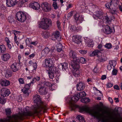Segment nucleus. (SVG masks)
Wrapping results in <instances>:
<instances>
[{
    "mask_svg": "<svg viewBox=\"0 0 122 122\" xmlns=\"http://www.w3.org/2000/svg\"><path fill=\"white\" fill-rule=\"evenodd\" d=\"M34 102L36 103V106L32 108L27 106L23 111L20 110L18 113H16L8 117V121L12 122H19L22 120L24 116H31L38 113L39 109L40 108V105L42 103L39 95L36 94L33 97Z\"/></svg>",
    "mask_w": 122,
    "mask_h": 122,
    "instance_id": "nucleus-1",
    "label": "nucleus"
},
{
    "mask_svg": "<svg viewBox=\"0 0 122 122\" xmlns=\"http://www.w3.org/2000/svg\"><path fill=\"white\" fill-rule=\"evenodd\" d=\"M80 110L82 111H86L91 114L97 119L101 120L103 122H118L116 120H114L110 122L111 118L110 113L107 111H104L100 113V111H96L94 109H90L88 108L81 107Z\"/></svg>",
    "mask_w": 122,
    "mask_h": 122,
    "instance_id": "nucleus-2",
    "label": "nucleus"
},
{
    "mask_svg": "<svg viewBox=\"0 0 122 122\" xmlns=\"http://www.w3.org/2000/svg\"><path fill=\"white\" fill-rule=\"evenodd\" d=\"M38 23L39 27L46 29H47L51 25V21L50 19L44 18L41 20V21L39 22Z\"/></svg>",
    "mask_w": 122,
    "mask_h": 122,
    "instance_id": "nucleus-3",
    "label": "nucleus"
},
{
    "mask_svg": "<svg viewBox=\"0 0 122 122\" xmlns=\"http://www.w3.org/2000/svg\"><path fill=\"white\" fill-rule=\"evenodd\" d=\"M16 17L18 21L21 22H25L26 18V14L22 12H17L16 14Z\"/></svg>",
    "mask_w": 122,
    "mask_h": 122,
    "instance_id": "nucleus-4",
    "label": "nucleus"
},
{
    "mask_svg": "<svg viewBox=\"0 0 122 122\" xmlns=\"http://www.w3.org/2000/svg\"><path fill=\"white\" fill-rule=\"evenodd\" d=\"M57 68L53 65L49 68V71L50 72L55 73V76L54 78L56 79V82H58L60 75L58 73V71H57Z\"/></svg>",
    "mask_w": 122,
    "mask_h": 122,
    "instance_id": "nucleus-5",
    "label": "nucleus"
},
{
    "mask_svg": "<svg viewBox=\"0 0 122 122\" xmlns=\"http://www.w3.org/2000/svg\"><path fill=\"white\" fill-rule=\"evenodd\" d=\"M42 10L45 12H49L51 10V6L50 4L46 2L42 3L41 5Z\"/></svg>",
    "mask_w": 122,
    "mask_h": 122,
    "instance_id": "nucleus-6",
    "label": "nucleus"
},
{
    "mask_svg": "<svg viewBox=\"0 0 122 122\" xmlns=\"http://www.w3.org/2000/svg\"><path fill=\"white\" fill-rule=\"evenodd\" d=\"M53 63L50 59H47L45 60L42 64V65L44 67L49 68L53 66Z\"/></svg>",
    "mask_w": 122,
    "mask_h": 122,
    "instance_id": "nucleus-7",
    "label": "nucleus"
},
{
    "mask_svg": "<svg viewBox=\"0 0 122 122\" xmlns=\"http://www.w3.org/2000/svg\"><path fill=\"white\" fill-rule=\"evenodd\" d=\"M74 16L75 20L78 23H81L84 20L83 16L78 13H77L75 14Z\"/></svg>",
    "mask_w": 122,
    "mask_h": 122,
    "instance_id": "nucleus-8",
    "label": "nucleus"
},
{
    "mask_svg": "<svg viewBox=\"0 0 122 122\" xmlns=\"http://www.w3.org/2000/svg\"><path fill=\"white\" fill-rule=\"evenodd\" d=\"M102 12L101 11H98L95 12L93 15L92 16L94 19H102L104 18Z\"/></svg>",
    "mask_w": 122,
    "mask_h": 122,
    "instance_id": "nucleus-9",
    "label": "nucleus"
},
{
    "mask_svg": "<svg viewBox=\"0 0 122 122\" xmlns=\"http://www.w3.org/2000/svg\"><path fill=\"white\" fill-rule=\"evenodd\" d=\"M81 36L79 35L74 36L72 37V41L73 42L78 44L81 42Z\"/></svg>",
    "mask_w": 122,
    "mask_h": 122,
    "instance_id": "nucleus-10",
    "label": "nucleus"
},
{
    "mask_svg": "<svg viewBox=\"0 0 122 122\" xmlns=\"http://www.w3.org/2000/svg\"><path fill=\"white\" fill-rule=\"evenodd\" d=\"M17 0H6V4L8 7L14 6L17 3Z\"/></svg>",
    "mask_w": 122,
    "mask_h": 122,
    "instance_id": "nucleus-11",
    "label": "nucleus"
},
{
    "mask_svg": "<svg viewBox=\"0 0 122 122\" xmlns=\"http://www.w3.org/2000/svg\"><path fill=\"white\" fill-rule=\"evenodd\" d=\"M29 6L35 10H39L40 9V5L38 3L36 2L30 3L29 5Z\"/></svg>",
    "mask_w": 122,
    "mask_h": 122,
    "instance_id": "nucleus-12",
    "label": "nucleus"
},
{
    "mask_svg": "<svg viewBox=\"0 0 122 122\" xmlns=\"http://www.w3.org/2000/svg\"><path fill=\"white\" fill-rule=\"evenodd\" d=\"M1 91V95L3 97L7 96L10 94L9 90L6 88H3Z\"/></svg>",
    "mask_w": 122,
    "mask_h": 122,
    "instance_id": "nucleus-13",
    "label": "nucleus"
},
{
    "mask_svg": "<svg viewBox=\"0 0 122 122\" xmlns=\"http://www.w3.org/2000/svg\"><path fill=\"white\" fill-rule=\"evenodd\" d=\"M52 37H54L55 39H53L54 40H55V39L58 41H60L61 40V37L60 36V33L58 31H56L54 32L52 35Z\"/></svg>",
    "mask_w": 122,
    "mask_h": 122,
    "instance_id": "nucleus-14",
    "label": "nucleus"
},
{
    "mask_svg": "<svg viewBox=\"0 0 122 122\" xmlns=\"http://www.w3.org/2000/svg\"><path fill=\"white\" fill-rule=\"evenodd\" d=\"M38 92L41 95H45L47 93L46 88L44 86H41L40 87Z\"/></svg>",
    "mask_w": 122,
    "mask_h": 122,
    "instance_id": "nucleus-15",
    "label": "nucleus"
},
{
    "mask_svg": "<svg viewBox=\"0 0 122 122\" xmlns=\"http://www.w3.org/2000/svg\"><path fill=\"white\" fill-rule=\"evenodd\" d=\"M10 57V55L8 53H6L3 54L1 56L2 60L4 61H8Z\"/></svg>",
    "mask_w": 122,
    "mask_h": 122,
    "instance_id": "nucleus-16",
    "label": "nucleus"
},
{
    "mask_svg": "<svg viewBox=\"0 0 122 122\" xmlns=\"http://www.w3.org/2000/svg\"><path fill=\"white\" fill-rule=\"evenodd\" d=\"M69 56L71 58H73V61L76 62V61L77 58L78 57H76V53L72 51H71L69 52Z\"/></svg>",
    "mask_w": 122,
    "mask_h": 122,
    "instance_id": "nucleus-17",
    "label": "nucleus"
},
{
    "mask_svg": "<svg viewBox=\"0 0 122 122\" xmlns=\"http://www.w3.org/2000/svg\"><path fill=\"white\" fill-rule=\"evenodd\" d=\"M85 42L87 46L89 47H92L93 46V42L92 40L86 37L85 39Z\"/></svg>",
    "mask_w": 122,
    "mask_h": 122,
    "instance_id": "nucleus-18",
    "label": "nucleus"
},
{
    "mask_svg": "<svg viewBox=\"0 0 122 122\" xmlns=\"http://www.w3.org/2000/svg\"><path fill=\"white\" fill-rule=\"evenodd\" d=\"M112 30L108 25H107L103 29V32L106 34H109L112 32Z\"/></svg>",
    "mask_w": 122,
    "mask_h": 122,
    "instance_id": "nucleus-19",
    "label": "nucleus"
},
{
    "mask_svg": "<svg viewBox=\"0 0 122 122\" xmlns=\"http://www.w3.org/2000/svg\"><path fill=\"white\" fill-rule=\"evenodd\" d=\"M77 90L78 91L83 90L85 88V84L82 83H79L76 85Z\"/></svg>",
    "mask_w": 122,
    "mask_h": 122,
    "instance_id": "nucleus-20",
    "label": "nucleus"
},
{
    "mask_svg": "<svg viewBox=\"0 0 122 122\" xmlns=\"http://www.w3.org/2000/svg\"><path fill=\"white\" fill-rule=\"evenodd\" d=\"M102 53L99 51L97 50H96L93 51L91 54H90L91 56H101Z\"/></svg>",
    "mask_w": 122,
    "mask_h": 122,
    "instance_id": "nucleus-21",
    "label": "nucleus"
},
{
    "mask_svg": "<svg viewBox=\"0 0 122 122\" xmlns=\"http://www.w3.org/2000/svg\"><path fill=\"white\" fill-rule=\"evenodd\" d=\"M68 64L66 63H64L60 64L58 66V67L61 69L63 70H65L68 67Z\"/></svg>",
    "mask_w": 122,
    "mask_h": 122,
    "instance_id": "nucleus-22",
    "label": "nucleus"
},
{
    "mask_svg": "<svg viewBox=\"0 0 122 122\" xmlns=\"http://www.w3.org/2000/svg\"><path fill=\"white\" fill-rule=\"evenodd\" d=\"M50 51V49L48 47H46L41 52V55L42 56H46Z\"/></svg>",
    "mask_w": 122,
    "mask_h": 122,
    "instance_id": "nucleus-23",
    "label": "nucleus"
},
{
    "mask_svg": "<svg viewBox=\"0 0 122 122\" xmlns=\"http://www.w3.org/2000/svg\"><path fill=\"white\" fill-rule=\"evenodd\" d=\"M17 63L16 62L13 63L11 66V68L12 70L14 72H15L18 70L17 67Z\"/></svg>",
    "mask_w": 122,
    "mask_h": 122,
    "instance_id": "nucleus-24",
    "label": "nucleus"
},
{
    "mask_svg": "<svg viewBox=\"0 0 122 122\" xmlns=\"http://www.w3.org/2000/svg\"><path fill=\"white\" fill-rule=\"evenodd\" d=\"M79 62H80L84 64L86 62V61L85 59L83 57H81L80 59H79V58L78 57L77 58L76 61V62L78 63Z\"/></svg>",
    "mask_w": 122,
    "mask_h": 122,
    "instance_id": "nucleus-25",
    "label": "nucleus"
},
{
    "mask_svg": "<svg viewBox=\"0 0 122 122\" xmlns=\"http://www.w3.org/2000/svg\"><path fill=\"white\" fill-rule=\"evenodd\" d=\"M1 84L2 86H7L10 85V82L8 81L5 80L1 82Z\"/></svg>",
    "mask_w": 122,
    "mask_h": 122,
    "instance_id": "nucleus-26",
    "label": "nucleus"
},
{
    "mask_svg": "<svg viewBox=\"0 0 122 122\" xmlns=\"http://www.w3.org/2000/svg\"><path fill=\"white\" fill-rule=\"evenodd\" d=\"M86 94L84 91L80 92L77 94L76 95L78 97L79 99L86 96Z\"/></svg>",
    "mask_w": 122,
    "mask_h": 122,
    "instance_id": "nucleus-27",
    "label": "nucleus"
},
{
    "mask_svg": "<svg viewBox=\"0 0 122 122\" xmlns=\"http://www.w3.org/2000/svg\"><path fill=\"white\" fill-rule=\"evenodd\" d=\"M74 63L71 65V66L74 70H79L80 67V66L78 64L76 63V62L73 61Z\"/></svg>",
    "mask_w": 122,
    "mask_h": 122,
    "instance_id": "nucleus-28",
    "label": "nucleus"
},
{
    "mask_svg": "<svg viewBox=\"0 0 122 122\" xmlns=\"http://www.w3.org/2000/svg\"><path fill=\"white\" fill-rule=\"evenodd\" d=\"M73 73L75 77H78L79 76L80 72L79 70H74Z\"/></svg>",
    "mask_w": 122,
    "mask_h": 122,
    "instance_id": "nucleus-29",
    "label": "nucleus"
},
{
    "mask_svg": "<svg viewBox=\"0 0 122 122\" xmlns=\"http://www.w3.org/2000/svg\"><path fill=\"white\" fill-rule=\"evenodd\" d=\"M0 50L1 53H4L6 51V47L4 45H0Z\"/></svg>",
    "mask_w": 122,
    "mask_h": 122,
    "instance_id": "nucleus-30",
    "label": "nucleus"
},
{
    "mask_svg": "<svg viewBox=\"0 0 122 122\" xmlns=\"http://www.w3.org/2000/svg\"><path fill=\"white\" fill-rule=\"evenodd\" d=\"M29 64L30 65H32L34 68V70H36L37 68V64L35 62H34L32 61H30Z\"/></svg>",
    "mask_w": 122,
    "mask_h": 122,
    "instance_id": "nucleus-31",
    "label": "nucleus"
},
{
    "mask_svg": "<svg viewBox=\"0 0 122 122\" xmlns=\"http://www.w3.org/2000/svg\"><path fill=\"white\" fill-rule=\"evenodd\" d=\"M81 101L82 102L86 103L89 102L90 101V100L88 98L85 97L81 99Z\"/></svg>",
    "mask_w": 122,
    "mask_h": 122,
    "instance_id": "nucleus-32",
    "label": "nucleus"
},
{
    "mask_svg": "<svg viewBox=\"0 0 122 122\" xmlns=\"http://www.w3.org/2000/svg\"><path fill=\"white\" fill-rule=\"evenodd\" d=\"M110 65L112 66L114 68L117 64L116 61L114 60L110 61H109V63Z\"/></svg>",
    "mask_w": 122,
    "mask_h": 122,
    "instance_id": "nucleus-33",
    "label": "nucleus"
},
{
    "mask_svg": "<svg viewBox=\"0 0 122 122\" xmlns=\"http://www.w3.org/2000/svg\"><path fill=\"white\" fill-rule=\"evenodd\" d=\"M77 118L78 119L80 122H85L84 118L81 116L78 115L77 117Z\"/></svg>",
    "mask_w": 122,
    "mask_h": 122,
    "instance_id": "nucleus-34",
    "label": "nucleus"
},
{
    "mask_svg": "<svg viewBox=\"0 0 122 122\" xmlns=\"http://www.w3.org/2000/svg\"><path fill=\"white\" fill-rule=\"evenodd\" d=\"M105 47L107 49H110L112 48V45L110 43H107L104 45Z\"/></svg>",
    "mask_w": 122,
    "mask_h": 122,
    "instance_id": "nucleus-35",
    "label": "nucleus"
},
{
    "mask_svg": "<svg viewBox=\"0 0 122 122\" xmlns=\"http://www.w3.org/2000/svg\"><path fill=\"white\" fill-rule=\"evenodd\" d=\"M28 0H21L19 2V5L21 7L23 4L25 2L28 1Z\"/></svg>",
    "mask_w": 122,
    "mask_h": 122,
    "instance_id": "nucleus-36",
    "label": "nucleus"
},
{
    "mask_svg": "<svg viewBox=\"0 0 122 122\" xmlns=\"http://www.w3.org/2000/svg\"><path fill=\"white\" fill-rule=\"evenodd\" d=\"M79 99V98L76 95V96H73L71 98L72 101L75 102H76Z\"/></svg>",
    "mask_w": 122,
    "mask_h": 122,
    "instance_id": "nucleus-37",
    "label": "nucleus"
},
{
    "mask_svg": "<svg viewBox=\"0 0 122 122\" xmlns=\"http://www.w3.org/2000/svg\"><path fill=\"white\" fill-rule=\"evenodd\" d=\"M48 74L49 78L52 79L53 78L54 76H55V73L50 72L49 71L48 72Z\"/></svg>",
    "mask_w": 122,
    "mask_h": 122,
    "instance_id": "nucleus-38",
    "label": "nucleus"
},
{
    "mask_svg": "<svg viewBox=\"0 0 122 122\" xmlns=\"http://www.w3.org/2000/svg\"><path fill=\"white\" fill-rule=\"evenodd\" d=\"M6 114L7 116L9 115L11 113L10 109L9 108L7 109H5Z\"/></svg>",
    "mask_w": 122,
    "mask_h": 122,
    "instance_id": "nucleus-39",
    "label": "nucleus"
},
{
    "mask_svg": "<svg viewBox=\"0 0 122 122\" xmlns=\"http://www.w3.org/2000/svg\"><path fill=\"white\" fill-rule=\"evenodd\" d=\"M117 72L118 70L117 69L114 68L112 71V75L116 76L117 75Z\"/></svg>",
    "mask_w": 122,
    "mask_h": 122,
    "instance_id": "nucleus-40",
    "label": "nucleus"
},
{
    "mask_svg": "<svg viewBox=\"0 0 122 122\" xmlns=\"http://www.w3.org/2000/svg\"><path fill=\"white\" fill-rule=\"evenodd\" d=\"M44 83L46 86H51L52 87H53V86L52 85L51 83L48 81H45Z\"/></svg>",
    "mask_w": 122,
    "mask_h": 122,
    "instance_id": "nucleus-41",
    "label": "nucleus"
},
{
    "mask_svg": "<svg viewBox=\"0 0 122 122\" xmlns=\"http://www.w3.org/2000/svg\"><path fill=\"white\" fill-rule=\"evenodd\" d=\"M57 46L58 47V51L60 52L62 50V45L60 44H59L57 45Z\"/></svg>",
    "mask_w": 122,
    "mask_h": 122,
    "instance_id": "nucleus-42",
    "label": "nucleus"
},
{
    "mask_svg": "<svg viewBox=\"0 0 122 122\" xmlns=\"http://www.w3.org/2000/svg\"><path fill=\"white\" fill-rule=\"evenodd\" d=\"M21 90L23 92V93L24 94H26V95L27 96L28 95L29 93H28V90L24 88L23 89H22Z\"/></svg>",
    "mask_w": 122,
    "mask_h": 122,
    "instance_id": "nucleus-43",
    "label": "nucleus"
},
{
    "mask_svg": "<svg viewBox=\"0 0 122 122\" xmlns=\"http://www.w3.org/2000/svg\"><path fill=\"white\" fill-rule=\"evenodd\" d=\"M53 6L55 9H56L58 8V7L57 6V3L56 1L54 2H53Z\"/></svg>",
    "mask_w": 122,
    "mask_h": 122,
    "instance_id": "nucleus-44",
    "label": "nucleus"
},
{
    "mask_svg": "<svg viewBox=\"0 0 122 122\" xmlns=\"http://www.w3.org/2000/svg\"><path fill=\"white\" fill-rule=\"evenodd\" d=\"M70 107L72 110H74L76 107H77V106L75 105L72 103L70 105Z\"/></svg>",
    "mask_w": 122,
    "mask_h": 122,
    "instance_id": "nucleus-45",
    "label": "nucleus"
},
{
    "mask_svg": "<svg viewBox=\"0 0 122 122\" xmlns=\"http://www.w3.org/2000/svg\"><path fill=\"white\" fill-rule=\"evenodd\" d=\"M56 24L57 27L59 29H61V23L59 20H57L56 22Z\"/></svg>",
    "mask_w": 122,
    "mask_h": 122,
    "instance_id": "nucleus-46",
    "label": "nucleus"
},
{
    "mask_svg": "<svg viewBox=\"0 0 122 122\" xmlns=\"http://www.w3.org/2000/svg\"><path fill=\"white\" fill-rule=\"evenodd\" d=\"M18 81L20 84H22L24 83V79L23 78H19Z\"/></svg>",
    "mask_w": 122,
    "mask_h": 122,
    "instance_id": "nucleus-47",
    "label": "nucleus"
},
{
    "mask_svg": "<svg viewBox=\"0 0 122 122\" xmlns=\"http://www.w3.org/2000/svg\"><path fill=\"white\" fill-rule=\"evenodd\" d=\"M79 52L82 54H86L87 52V51H86L81 50L79 51Z\"/></svg>",
    "mask_w": 122,
    "mask_h": 122,
    "instance_id": "nucleus-48",
    "label": "nucleus"
},
{
    "mask_svg": "<svg viewBox=\"0 0 122 122\" xmlns=\"http://www.w3.org/2000/svg\"><path fill=\"white\" fill-rule=\"evenodd\" d=\"M76 27L74 25H72L70 28V30L72 31L76 30Z\"/></svg>",
    "mask_w": 122,
    "mask_h": 122,
    "instance_id": "nucleus-49",
    "label": "nucleus"
},
{
    "mask_svg": "<svg viewBox=\"0 0 122 122\" xmlns=\"http://www.w3.org/2000/svg\"><path fill=\"white\" fill-rule=\"evenodd\" d=\"M73 12L72 11L69 12L67 15V17L68 18L71 17L72 15Z\"/></svg>",
    "mask_w": 122,
    "mask_h": 122,
    "instance_id": "nucleus-50",
    "label": "nucleus"
},
{
    "mask_svg": "<svg viewBox=\"0 0 122 122\" xmlns=\"http://www.w3.org/2000/svg\"><path fill=\"white\" fill-rule=\"evenodd\" d=\"M24 88H26L28 90L30 88V87L29 85L26 84Z\"/></svg>",
    "mask_w": 122,
    "mask_h": 122,
    "instance_id": "nucleus-51",
    "label": "nucleus"
},
{
    "mask_svg": "<svg viewBox=\"0 0 122 122\" xmlns=\"http://www.w3.org/2000/svg\"><path fill=\"white\" fill-rule=\"evenodd\" d=\"M112 1L109 3H107L106 4V7L108 8H110V7L111 5V4Z\"/></svg>",
    "mask_w": 122,
    "mask_h": 122,
    "instance_id": "nucleus-52",
    "label": "nucleus"
},
{
    "mask_svg": "<svg viewBox=\"0 0 122 122\" xmlns=\"http://www.w3.org/2000/svg\"><path fill=\"white\" fill-rule=\"evenodd\" d=\"M12 75L11 73L10 72H7L5 76L6 77H10Z\"/></svg>",
    "mask_w": 122,
    "mask_h": 122,
    "instance_id": "nucleus-53",
    "label": "nucleus"
},
{
    "mask_svg": "<svg viewBox=\"0 0 122 122\" xmlns=\"http://www.w3.org/2000/svg\"><path fill=\"white\" fill-rule=\"evenodd\" d=\"M5 102V100L0 98V103L4 104Z\"/></svg>",
    "mask_w": 122,
    "mask_h": 122,
    "instance_id": "nucleus-54",
    "label": "nucleus"
},
{
    "mask_svg": "<svg viewBox=\"0 0 122 122\" xmlns=\"http://www.w3.org/2000/svg\"><path fill=\"white\" fill-rule=\"evenodd\" d=\"M112 67H113L112 66L109 64L107 66V69L109 70H110Z\"/></svg>",
    "mask_w": 122,
    "mask_h": 122,
    "instance_id": "nucleus-55",
    "label": "nucleus"
},
{
    "mask_svg": "<svg viewBox=\"0 0 122 122\" xmlns=\"http://www.w3.org/2000/svg\"><path fill=\"white\" fill-rule=\"evenodd\" d=\"M13 31L14 34L15 36H16V34H19L20 33V32L19 31L16 30H14Z\"/></svg>",
    "mask_w": 122,
    "mask_h": 122,
    "instance_id": "nucleus-56",
    "label": "nucleus"
},
{
    "mask_svg": "<svg viewBox=\"0 0 122 122\" xmlns=\"http://www.w3.org/2000/svg\"><path fill=\"white\" fill-rule=\"evenodd\" d=\"M5 40L7 44L8 43H10V41L8 38L6 37L5 39Z\"/></svg>",
    "mask_w": 122,
    "mask_h": 122,
    "instance_id": "nucleus-57",
    "label": "nucleus"
},
{
    "mask_svg": "<svg viewBox=\"0 0 122 122\" xmlns=\"http://www.w3.org/2000/svg\"><path fill=\"white\" fill-rule=\"evenodd\" d=\"M114 87L115 89L117 90H120V88L117 85H115L114 86Z\"/></svg>",
    "mask_w": 122,
    "mask_h": 122,
    "instance_id": "nucleus-58",
    "label": "nucleus"
},
{
    "mask_svg": "<svg viewBox=\"0 0 122 122\" xmlns=\"http://www.w3.org/2000/svg\"><path fill=\"white\" fill-rule=\"evenodd\" d=\"M105 19L107 22H110L111 20V18H109L107 17H105Z\"/></svg>",
    "mask_w": 122,
    "mask_h": 122,
    "instance_id": "nucleus-59",
    "label": "nucleus"
},
{
    "mask_svg": "<svg viewBox=\"0 0 122 122\" xmlns=\"http://www.w3.org/2000/svg\"><path fill=\"white\" fill-rule=\"evenodd\" d=\"M114 51H117L119 48V47L118 45H117L115 46H114Z\"/></svg>",
    "mask_w": 122,
    "mask_h": 122,
    "instance_id": "nucleus-60",
    "label": "nucleus"
},
{
    "mask_svg": "<svg viewBox=\"0 0 122 122\" xmlns=\"http://www.w3.org/2000/svg\"><path fill=\"white\" fill-rule=\"evenodd\" d=\"M103 46V44L102 43H101L98 45L97 47L99 49H100L102 48Z\"/></svg>",
    "mask_w": 122,
    "mask_h": 122,
    "instance_id": "nucleus-61",
    "label": "nucleus"
},
{
    "mask_svg": "<svg viewBox=\"0 0 122 122\" xmlns=\"http://www.w3.org/2000/svg\"><path fill=\"white\" fill-rule=\"evenodd\" d=\"M76 29V30L78 31H80L82 29L81 27L80 26H78Z\"/></svg>",
    "mask_w": 122,
    "mask_h": 122,
    "instance_id": "nucleus-62",
    "label": "nucleus"
},
{
    "mask_svg": "<svg viewBox=\"0 0 122 122\" xmlns=\"http://www.w3.org/2000/svg\"><path fill=\"white\" fill-rule=\"evenodd\" d=\"M112 84L111 83H108L107 84V86L108 87H111L112 86Z\"/></svg>",
    "mask_w": 122,
    "mask_h": 122,
    "instance_id": "nucleus-63",
    "label": "nucleus"
},
{
    "mask_svg": "<svg viewBox=\"0 0 122 122\" xmlns=\"http://www.w3.org/2000/svg\"><path fill=\"white\" fill-rule=\"evenodd\" d=\"M10 43H8L7 44L8 48L10 49H11V48L12 46L11 45Z\"/></svg>",
    "mask_w": 122,
    "mask_h": 122,
    "instance_id": "nucleus-64",
    "label": "nucleus"
}]
</instances>
